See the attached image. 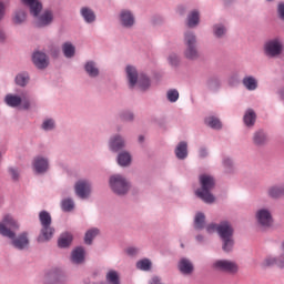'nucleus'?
Returning <instances> with one entry per match:
<instances>
[{
  "instance_id": "obj_1",
  "label": "nucleus",
  "mask_w": 284,
  "mask_h": 284,
  "mask_svg": "<svg viewBox=\"0 0 284 284\" xmlns=\"http://www.w3.org/2000/svg\"><path fill=\"white\" fill-rule=\"evenodd\" d=\"M14 230H19V223L16 222L12 215H6L0 223V234L12 240V245L17 250H28L30 246V240L28 233H22L14 237Z\"/></svg>"
},
{
  "instance_id": "obj_2",
  "label": "nucleus",
  "mask_w": 284,
  "mask_h": 284,
  "mask_svg": "<svg viewBox=\"0 0 284 284\" xmlns=\"http://www.w3.org/2000/svg\"><path fill=\"white\" fill-rule=\"evenodd\" d=\"M206 232L209 234H213V232H217L221 241H222V250L224 252H232L234 247V227L227 221H222L220 224L211 223L206 226Z\"/></svg>"
},
{
  "instance_id": "obj_3",
  "label": "nucleus",
  "mask_w": 284,
  "mask_h": 284,
  "mask_svg": "<svg viewBox=\"0 0 284 284\" xmlns=\"http://www.w3.org/2000/svg\"><path fill=\"white\" fill-rule=\"evenodd\" d=\"M200 183L202 189L195 192L196 196L204 201V203H214V195L211 193L212 189L214 187V178L203 174L200 176Z\"/></svg>"
},
{
  "instance_id": "obj_4",
  "label": "nucleus",
  "mask_w": 284,
  "mask_h": 284,
  "mask_svg": "<svg viewBox=\"0 0 284 284\" xmlns=\"http://www.w3.org/2000/svg\"><path fill=\"white\" fill-rule=\"evenodd\" d=\"M125 71L130 88H134V85H139L141 90H148L150 88V79L143 74L139 75L136 68L128 65Z\"/></svg>"
},
{
  "instance_id": "obj_5",
  "label": "nucleus",
  "mask_w": 284,
  "mask_h": 284,
  "mask_svg": "<svg viewBox=\"0 0 284 284\" xmlns=\"http://www.w3.org/2000/svg\"><path fill=\"white\" fill-rule=\"evenodd\" d=\"M4 103L9 105V108H20L22 110H30V105L34 103V100L30 98L28 93H22L21 95L17 94H7L4 98Z\"/></svg>"
},
{
  "instance_id": "obj_6",
  "label": "nucleus",
  "mask_w": 284,
  "mask_h": 284,
  "mask_svg": "<svg viewBox=\"0 0 284 284\" xmlns=\"http://www.w3.org/2000/svg\"><path fill=\"white\" fill-rule=\"evenodd\" d=\"M40 223L42 225L41 235L39 236L38 241H50L54 235V229H52V216L48 211H41L39 214Z\"/></svg>"
},
{
  "instance_id": "obj_7",
  "label": "nucleus",
  "mask_w": 284,
  "mask_h": 284,
  "mask_svg": "<svg viewBox=\"0 0 284 284\" xmlns=\"http://www.w3.org/2000/svg\"><path fill=\"white\" fill-rule=\"evenodd\" d=\"M109 185L114 194H128L130 190V182L121 174H114L109 180Z\"/></svg>"
},
{
  "instance_id": "obj_8",
  "label": "nucleus",
  "mask_w": 284,
  "mask_h": 284,
  "mask_svg": "<svg viewBox=\"0 0 284 284\" xmlns=\"http://www.w3.org/2000/svg\"><path fill=\"white\" fill-rule=\"evenodd\" d=\"M184 57L186 59H199V49L196 48V36L193 32L184 34Z\"/></svg>"
},
{
  "instance_id": "obj_9",
  "label": "nucleus",
  "mask_w": 284,
  "mask_h": 284,
  "mask_svg": "<svg viewBox=\"0 0 284 284\" xmlns=\"http://www.w3.org/2000/svg\"><path fill=\"white\" fill-rule=\"evenodd\" d=\"M255 219L261 227H272L274 224V217H272V211L267 209H260L255 214Z\"/></svg>"
},
{
  "instance_id": "obj_10",
  "label": "nucleus",
  "mask_w": 284,
  "mask_h": 284,
  "mask_svg": "<svg viewBox=\"0 0 284 284\" xmlns=\"http://www.w3.org/2000/svg\"><path fill=\"white\" fill-rule=\"evenodd\" d=\"M266 57H278L283 52V42L278 39L270 40L264 45Z\"/></svg>"
},
{
  "instance_id": "obj_11",
  "label": "nucleus",
  "mask_w": 284,
  "mask_h": 284,
  "mask_svg": "<svg viewBox=\"0 0 284 284\" xmlns=\"http://www.w3.org/2000/svg\"><path fill=\"white\" fill-rule=\"evenodd\" d=\"M213 267L219 272H226L227 274H236L239 272V265L229 260H217L213 263Z\"/></svg>"
},
{
  "instance_id": "obj_12",
  "label": "nucleus",
  "mask_w": 284,
  "mask_h": 284,
  "mask_svg": "<svg viewBox=\"0 0 284 284\" xmlns=\"http://www.w3.org/2000/svg\"><path fill=\"white\" fill-rule=\"evenodd\" d=\"M39 14H41V11L37 16H33L37 19V28H45V26H50L54 19V13H52V10H44L41 16Z\"/></svg>"
},
{
  "instance_id": "obj_13",
  "label": "nucleus",
  "mask_w": 284,
  "mask_h": 284,
  "mask_svg": "<svg viewBox=\"0 0 284 284\" xmlns=\"http://www.w3.org/2000/svg\"><path fill=\"white\" fill-rule=\"evenodd\" d=\"M118 19H119L120 26H122L123 28H132V26H134L135 23L134 13H132V11L128 9L121 10L118 16Z\"/></svg>"
},
{
  "instance_id": "obj_14",
  "label": "nucleus",
  "mask_w": 284,
  "mask_h": 284,
  "mask_svg": "<svg viewBox=\"0 0 284 284\" xmlns=\"http://www.w3.org/2000/svg\"><path fill=\"white\" fill-rule=\"evenodd\" d=\"M90 192H92V185L88 181L81 180L77 182L75 194L80 199H88L90 196Z\"/></svg>"
},
{
  "instance_id": "obj_15",
  "label": "nucleus",
  "mask_w": 284,
  "mask_h": 284,
  "mask_svg": "<svg viewBox=\"0 0 284 284\" xmlns=\"http://www.w3.org/2000/svg\"><path fill=\"white\" fill-rule=\"evenodd\" d=\"M264 265L270 267L272 265H277V267H284V242L280 246V255L277 257L267 256L264 260Z\"/></svg>"
},
{
  "instance_id": "obj_16",
  "label": "nucleus",
  "mask_w": 284,
  "mask_h": 284,
  "mask_svg": "<svg viewBox=\"0 0 284 284\" xmlns=\"http://www.w3.org/2000/svg\"><path fill=\"white\" fill-rule=\"evenodd\" d=\"M32 165L37 174H43V172H48V168H49L48 159L41 155H38L33 159Z\"/></svg>"
},
{
  "instance_id": "obj_17",
  "label": "nucleus",
  "mask_w": 284,
  "mask_h": 284,
  "mask_svg": "<svg viewBox=\"0 0 284 284\" xmlns=\"http://www.w3.org/2000/svg\"><path fill=\"white\" fill-rule=\"evenodd\" d=\"M21 3L29 8L32 17H37L43 10V4L39 0H21Z\"/></svg>"
},
{
  "instance_id": "obj_18",
  "label": "nucleus",
  "mask_w": 284,
  "mask_h": 284,
  "mask_svg": "<svg viewBox=\"0 0 284 284\" xmlns=\"http://www.w3.org/2000/svg\"><path fill=\"white\" fill-rule=\"evenodd\" d=\"M32 61L36 67H38L40 70H43V68H48V55L41 51H37L33 53Z\"/></svg>"
},
{
  "instance_id": "obj_19",
  "label": "nucleus",
  "mask_w": 284,
  "mask_h": 284,
  "mask_svg": "<svg viewBox=\"0 0 284 284\" xmlns=\"http://www.w3.org/2000/svg\"><path fill=\"white\" fill-rule=\"evenodd\" d=\"M71 261L75 265L83 263L85 261V250L83 247H77L71 254Z\"/></svg>"
},
{
  "instance_id": "obj_20",
  "label": "nucleus",
  "mask_w": 284,
  "mask_h": 284,
  "mask_svg": "<svg viewBox=\"0 0 284 284\" xmlns=\"http://www.w3.org/2000/svg\"><path fill=\"white\" fill-rule=\"evenodd\" d=\"M179 270L182 274H192L194 272V264L187 258H182L179 263Z\"/></svg>"
},
{
  "instance_id": "obj_21",
  "label": "nucleus",
  "mask_w": 284,
  "mask_h": 284,
  "mask_svg": "<svg viewBox=\"0 0 284 284\" xmlns=\"http://www.w3.org/2000/svg\"><path fill=\"white\" fill-rule=\"evenodd\" d=\"M125 146V140L121 135H115L110 141V149L112 152H119L122 148Z\"/></svg>"
},
{
  "instance_id": "obj_22",
  "label": "nucleus",
  "mask_w": 284,
  "mask_h": 284,
  "mask_svg": "<svg viewBox=\"0 0 284 284\" xmlns=\"http://www.w3.org/2000/svg\"><path fill=\"white\" fill-rule=\"evenodd\" d=\"M267 194L271 199H281V196H284V185H274L268 187Z\"/></svg>"
},
{
  "instance_id": "obj_23",
  "label": "nucleus",
  "mask_w": 284,
  "mask_h": 284,
  "mask_svg": "<svg viewBox=\"0 0 284 284\" xmlns=\"http://www.w3.org/2000/svg\"><path fill=\"white\" fill-rule=\"evenodd\" d=\"M175 155L178 159H187V142H180L175 148Z\"/></svg>"
},
{
  "instance_id": "obj_24",
  "label": "nucleus",
  "mask_w": 284,
  "mask_h": 284,
  "mask_svg": "<svg viewBox=\"0 0 284 284\" xmlns=\"http://www.w3.org/2000/svg\"><path fill=\"white\" fill-rule=\"evenodd\" d=\"M84 70L91 78L99 77V68H97V63H94V61L87 62Z\"/></svg>"
},
{
  "instance_id": "obj_25",
  "label": "nucleus",
  "mask_w": 284,
  "mask_h": 284,
  "mask_svg": "<svg viewBox=\"0 0 284 284\" xmlns=\"http://www.w3.org/2000/svg\"><path fill=\"white\" fill-rule=\"evenodd\" d=\"M81 14L87 23H92L97 19L94 11L88 7L81 9Z\"/></svg>"
},
{
  "instance_id": "obj_26",
  "label": "nucleus",
  "mask_w": 284,
  "mask_h": 284,
  "mask_svg": "<svg viewBox=\"0 0 284 284\" xmlns=\"http://www.w3.org/2000/svg\"><path fill=\"white\" fill-rule=\"evenodd\" d=\"M118 163L122 168H126V165H130L132 163V155H130L129 152H122L118 155Z\"/></svg>"
},
{
  "instance_id": "obj_27",
  "label": "nucleus",
  "mask_w": 284,
  "mask_h": 284,
  "mask_svg": "<svg viewBox=\"0 0 284 284\" xmlns=\"http://www.w3.org/2000/svg\"><path fill=\"white\" fill-rule=\"evenodd\" d=\"M253 143L255 145H264V143H267V134L263 131H257L253 135Z\"/></svg>"
},
{
  "instance_id": "obj_28",
  "label": "nucleus",
  "mask_w": 284,
  "mask_h": 284,
  "mask_svg": "<svg viewBox=\"0 0 284 284\" xmlns=\"http://www.w3.org/2000/svg\"><path fill=\"white\" fill-rule=\"evenodd\" d=\"M199 11L193 10L190 12L189 17H187V26L189 28H196V26H199Z\"/></svg>"
},
{
  "instance_id": "obj_29",
  "label": "nucleus",
  "mask_w": 284,
  "mask_h": 284,
  "mask_svg": "<svg viewBox=\"0 0 284 284\" xmlns=\"http://www.w3.org/2000/svg\"><path fill=\"white\" fill-rule=\"evenodd\" d=\"M62 51L64 57H67V59H72V57H74V52H77V49L73 47L72 43L65 42L62 45Z\"/></svg>"
},
{
  "instance_id": "obj_30",
  "label": "nucleus",
  "mask_w": 284,
  "mask_h": 284,
  "mask_svg": "<svg viewBox=\"0 0 284 284\" xmlns=\"http://www.w3.org/2000/svg\"><path fill=\"white\" fill-rule=\"evenodd\" d=\"M28 19V13L23 10L16 11L13 16V23L17 26H21V23H24V21Z\"/></svg>"
},
{
  "instance_id": "obj_31",
  "label": "nucleus",
  "mask_w": 284,
  "mask_h": 284,
  "mask_svg": "<svg viewBox=\"0 0 284 284\" xmlns=\"http://www.w3.org/2000/svg\"><path fill=\"white\" fill-rule=\"evenodd\" d=\"M243 85L246 88V90H256L258 82L254 79V77H245L243 79Z\"/></svg>"
},
{
  "instance_id": "obj_32",
  "label": "nucleus",
  "mask_w": 284,
  "mask_h": 284,
  "mask_svg": "<svg viewBox=\"0 0 284 284\" xmlns=\"http://www.w3.org/2000/svg\"><path fill=\"white\" fill-rule=\"evenodd\" d=\"M255 122H256V113H254L252 109L247 110L246 113L244 114L245 125L250 128L251 125H254Z\"/></svg>"
},
{
  "instance_id": "obj_33",
  "label": "nucleus",
  "mask_w": 284,
  "mask_h": 284,
  "mask_svg": "<svg viewBox=\"0 0 284 284\" xmlns=\"http://www.w3.org/2000/svg\"><path fill=\"white\" fill-rule=\"evenodd\" d=\"M70 243H72V234L71 233H63L58 241L59 247H68V245H70Z\"/></svg>"
},
{
  "instance_id": "obj_34",
  "label": "nucleus",
  "mask_w": 284,
  "mask_h": 284,
  "mask_svg": "<svg viewBox=\"0 0 284 284\" xmlns=\"http://www.w3.org/2000/svg\"><path fill=\"white\" fill-rule=\"evenodd\" d=\"M205 123L209 125V128H212L213 130H221L222 128L221 120L215 116L206 118Z\"/></svg>"
},
{
  "instance_id": "obj_35",
  "label": "nucleus",
  "mask_w": 284,
  "mask_h": 284,
  "mask_svg": "<svg viewBox=\"0 0 284 284\" xmlns=\"http://www.w3.org/2000/svg\"><path fill=\"white\" fill-rule=\"evenodd\" d=\"M28 81H30V75H28V73H19L16 77V83L17 85H21L22 88L24 85H28Z\"/></svg>"
},
{
  "instance_id": "obj_36",
  "label": "nucleus",
  "mask_w": 284,
  "mask_h": 284,
  "mask_svg": "<svg viewBox=\"0 0 284 284\" xmlns=\"http://www.w3.org/2000/svg\"><path fill=\"white\" fill-rule=\"evenodd\" d=\"M194 224L196 230H203L205 225V215L203 213H197L195 215Z\"/></svg>"
},
{
  "instance_id": "obj_37",
  "label": "nucleus",
  "mask_w": 284,
  "mask_h": 284,
  "mask_svg": "<svg viewBox=\"0 0 284 284\" xmlns=\"http://www.w3.org/2000/svg\"><path fill=\"white\" fill-rule=\"evenodd\" d=\"M99 235V231L98 229H91L87 232L85 237H84V243H87V245H91L92 244V240L94 239V236Z\"/></svg>"
},
{
  "instance_id": "obj_38",
  "label": "nucleus",
  "mask_w": 284,
  "mask_h": 284,
  "mask_svg": "<svg viewBox=\"0 0 284 284\" xmlns=\"http://www.w3.org/2000/svg\"><path fill=\"white\" fill-rule=\"evenodd\" d=\"M136 267L143 272H148L152 267V262L148 258L141 260L136 263Z\"/></svg>"
},
{
  "instance_id": "obj_39",
  "label": "nucleus",
  "mask_w": 284,
  "mask_h": 284,
  "mask_svg": "<svg viewBox=\"0 0 284 284\" xmlns=\"http://www.w3.org/2000/svg\"><path fill=\"white\" fill-rule=\"evenodd\" d=\"M106 281L110 284H121L119 282V273H116V271H109L106 274Z\"/></svg>"
},
{
  "instance_id": "obj_40",
  "label": "nucleus",
  "mask_w": 284,
  "mask_h": 284,
  "mask_svg": "<svg viewBox=\"0 0 284 284\" xmlns=\"http://www.w3.org/2000/svg\"><path fill=\"white\" fill-rule=\"evenodd\" d=\"M213 32H214L215 37L221 38V37L225 36V33L227 32V29H225V26H223V24H215L213 27Z\"/></svg>"
},
{
  "instance_id": "obj_41",
  "label": "nucleus",
  "mask_w": 284,
  "mask_h": 284,
  "mask_svg": "<svg viewBox=\"0 0 284 284\" xmlns=\"http://www.w3.org/2000/svg\"><path fill=\"white\" fill-rule=\"evenodd\" d=\"M168 100L171 101V103H176L179 101V91L178 90H169L166 93Z\"/></svg>"
},
{
  "instance_id": "obj_42",
  "label": "nucleus",
  "mask_w": 284,
  "mask_h": 284,
  "mask_svg": "<svg viewBox=\"0 0 284 284\" xmlns=\"http://www.w3.org/2000/svg\"><path fill=\"white\" fill-rule=\"evenodd\" d=\"M62 210L64 212H71V210H74V202L71 199L63 200Z\"/></svg>"
},
{
  "instance_id": "obj_43",
  "label": "nucleus",
  "mask_w": 284,
  "mask_h": 284,
  "mask_svg": "<svg viewBox=\"0 0 284 284\" xmlns=\"http://www.w3.org/2000/svg\"><path fill=\"white\" fill-rule=\"evenodd\" d=\"M42 130H45V132H49L50 130H54V120L47 119L42 123Z\"/></svg>"
},
{
  "instance_id": "obj_44",
  "label": "nucleus",
  "mask_w": 284,
  "mask_h": 284,
  "mask_svg": "<svg viewBox=\"0 0 284 284\" xmlns=\"http://www.w3.org/2000/svg\"><path fill=\"white\" fill-rule=\"evenodd\" d=\"M179 61H180V59H179V55H176V53H171L169 55L170 65H179Z\"/></svg>"
},
{
  "instance_id": "obj_45",
  "label": "nucleus",
  "mask_w": 284,
  "mask_h": 284,
  "mask_svg": "<svg viewBox=\"0 0 284 284\" xmlns=\"http://www.w3.org/2000/svg\"><path fill=\"white\" fill-rule=\"evenodd\" d=\"M221 85V82L216 79H212L209 81V88L211 90H216Z\"/></svg>"
},
{
  "instance_id": "obj_46",
  "label": "nucleus",
  "mask_w": 284,
  "mask_h": 284,
  "mask_svg": "<svg viewBox=\"0 0 284 284\" xmlns=\"http://www.w3.org/2000/svg\"><path fill=\"white\" fill-rule=\"evenodd\" d=\"M122 119L123 121H133L134 113L130 111H125L124 113H122Z\"/></svg>"
},
{
  "instance_id": "obj_47",
  "label": "nucleus",
  "mask_w": 284,
  "mask_h": 284,
  "mask_svg": "<svg viewBox=\"0 0 284 284\" xmlns=\"http://www.w3.org/2000/svg\"><path fill=\"white\" fill-rule=\"evenodd\" d=\"M9 174L13 181H17L19 179V170L14 168L9 169Z\"/></svg>"
},
{
  "instance_id": "obj_48",
  "label": "nucleus",
  "mask_w": 284,
  "mask_h": 284,
  "mask_svg": "<svg viewBox=\"0 0 284 284\" xmlns=\"http://www.w3.org/2000/svg\"><path fill=\"white\" fill-rule=\"evenodd\" d=\"M6 8H8V4L0 1V21L3 19V17H6Z\"/></svg>"
},
{
  "instance_id": "obj_49",
  "label": "nucleus",
  "mask_w": 284,
  "mask_h": 284,
  "mask_svg": "<svg viewBox=\"0 0 284 284\" xmlns=\"http://www.w3.org/2000/svg\"><path fill=\"white\" fill-rule=\"evenodd\" d=\"M277 12L280 14V19H283L284 21V3L278 4Z\"/></svg>"
},
{
  "instance_id": "obj_50",
  "label": "nucleus",
  "mask_w": 284,
  "mask_h": 284,
  "mask_svg": "<svg viewBox=\"0 0 284 284\" xmlns=\"http://www.w3.org/2000/svg\"><path fill=\"white\" fill-rule=\"evenodd\" d=\"M45 284H63V281L61 277H52L51 283L47 281Z\"/></svg>"
},
{
  "instance_id": "obj_51",
  "label": "nucleus",
  "mask_w": 284,
  "mask_h": 284,
  "mask_svg": "<svg viewBox=\"0 0 284 284\" xmlns=\"http://www.w3.org/2000/svg\"><path fill=\"white\" fill-rule=\"evenodd\" d=\"M206 155H207V150L204 149V148L200 149V156H201V159H205Z\"/></svg>"
},
{
  "instance_id": "obj_52",
  "label": "nucleus",
  "mask_w": 284,
  "mask_h": 284,
  "mask_svg": "<svg viewBox=\"0 0 284 284\" xmlns=\"http://www.w3.org/2000/svg\"><path fill=\"white\" fill-rule=\"evenodd\" d=\"M223 163H224V168H232V160L224 159Z\"/></svg>"
},
{
  "instance_id": "obj_53",
  "label": "nucleus",
  "mask_w": 284,
  "mask_h": 284,
  "mask_svg": "<svg viewBox=\"0 0 284 284\" xmlns=\"http://www.w3.org/2000/svg\"><path fill=\"white\" fill-rule=\"evenodd\" d=\"M126 252H128V254H130L131 256H134V254H136V248H134V247H130V248H128L126 250Z\"/></svg>"
},
{
  "instance_id": "obj_54",
  "label": "nucleus",
  "mask_w": 284,
  "mask_h": 284,
  "mask_svg": "<svg viewBox=\"0 0 284 284\" xmlns=\"http://www.w3.org/2000/svg\"><path fill=\"white\" fill-rule=\"evenodd\" d=\"M6 39V33L3 32V30L0 29V41H4Z\"/></svg>"
},
{
  "instance_id": "obj_55",
  "label": "nucleus",
  "mask_w": 284,
  "mask_h": 284,
  "mask_svg": "<svg viewBox=\"0 0 284 284\" xmlns=\"http://www.w3.org/2000/svg\"><path fill=\"white\" fill-rule=\"evenodd\" d=\"M280 94H281V99L284 100V89L281 90Z\"/></svg>"
},
{
  "instance_id": "obj_56",
  "label": "nucleus",
  "mask_w": 284,
  "mask_h": 284,
  "mask_svg": "<svg viewBox=\"0 0 284 284\" xmlns=\"http://www.w3.org/2000/svg\"><path fill=\"white\" fill-rule=\"evenodd\" d=\"M143 139H144L143 135H140V136H139L140 143H143Z\"/></svg>"
},
{
  "instance_id": "obj_57",
  "label": "nucleus",
  "mask_w": 284,
  "mask_h": 284,
  "mask_svg": "<svg viewBox=\"0 0 284 284\" xmlns=\"http://www.w3.org/2000/svg\"><path fill=\"white\" fill-rule=\"evenodd\" d=\"M196 240H197V241H203V237H202L201 235H197V236H196Z\"/></svg>"
}]
</instances>
